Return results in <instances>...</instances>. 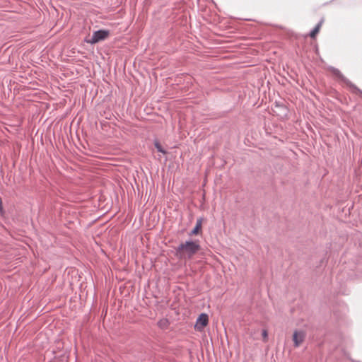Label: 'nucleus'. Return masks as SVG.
Listing matches in <instances>:
<instances>
[{"instance_id": "1", "label": "nucleus", "mask_w": 362, "mask_h": 362, "mask_svg": "<svg viewBox=\"0 0 362 362\" xmlns=\"http://www.w3.org/2000/svg\"><path fill=\"white\" fill-rule=\"evenodd\" d=\"M198 241H186L175 250V255L180 259H191L200 250Z\"/></svg>"}, {"instance_id": "2", "label": "nucleus", "mask_w": 362, "mask_h": 362, "mask_svg": "<svg viewBox=\"0 0 362 362\" xmlns=\"http://www.w3.org/2000/svg\"><path fill=\"white\" fill-rule=\"evenodd\" d=\"M109 31L105 30H100L93 33L90 39L87 40L88 43L95 44L100 41L105 40L109 36Z\"/></svg>"}, {"instance_id": "3", "label": "nucleus", "mask_w": 362, "mask_h": 362, "mask_svg": "<svg viewBox=\"0 0 362 362\" xmlns=\"http://www.w3.org/2000/svg\"><path fill=\"white\" fill-rule=\"evenodd\" d=\"M306 333L304 330H295L293 334V341L295 347L300 346L304 341Z\"/></svg>"}, {"instance_id": "4", "label": "nucleus", "mask_w": 362, "mask_h": 362, "mask_svg": "<svg viewBox=\"0 0 362 362\" xmlns=\"http://www.w3.org/2000/svg\"><path fill=\"white\" fill-rule=\"evenodd\" d=\"M209 323V317L206 314H201L196 321L194 328L197 331H202Z\"/></svg>"}, {"instance_id": "5", "label": "nucleus", "mask_w": 362, "mask_h": 362, "mask_svg": "<svg viewBox=\"0 0 362 362\" xmlns=\"http://www.w3.org/2000/svg\"><path fill=\"white\" fill-rule=\"evenodd\" d=\"M202 220L201 218L197 219L194 228L192 230L191 235H197L202 230Z\"/></svg>"}, {"instance_id": "6", "label": "nucleus", "mask_w": 362, "mask_h": 362, "mask_svg": "<svg viewBox=\"0 0 362 362\" xmlns=\"http://www.w3.org/2000/svg\"><path fill=\"white\" fill-rule=\"evenodd\" d=\"M157 325L160 328L165 329L168 327L170 322L168 319L163 318L158 322Z\"/></svg>"}, {"instance_id": "7", "label": "nucleus", "mask_w": 362, "mask_h": 362, "mask_svg": "<svg viewBox=\"0 0 362 362\" xmlns=\"http://www.w3.org/2000/svg\"><path fill=\"white\" fill-rule=\"evenodd\" d=\"M321 26H322V22H320L316 26L315 28L310 32V36L312 37V38H315L316 37V35H317V33L320 32V30L321 28Z\"/></svg>"}, {"instance_id": "8", "label": "nucleus", "mask_w": 362, "mask_h": 362, "mask_svg": "<svg viewBox=\"0 0 362 362\" xmlns=\"http://www.w3.org/2000/svg\"><path fill=\"white\" fill-rule=\"evenodd\" d=\"M154 144H155V147L157 148V150L159 152L165 153V151L163 150V148H162L161 145L160 144V143L158 141H155Z\"/></svg>"}, {"instance_id": "9", "label": "nucleus", "mask_w": 362, "mask_h": 362, "mask_svg": "<svg viewBox=\"0 0 362 362\" xmlns=\"http://www.w3.org/2000/svg\"><path fill=\"white\" fill-rule=\"evenodd\" d=\"M262 336L263 341L264 342H267L268 341V332H267V329L262 330Z\"/></svg>"}, {"instance_id": "10", "label": "nucleus", "mask_w": 362, "mask_h": 362, "mask_svg": "<svg viewBox=\"0 0 362 362\" xmlns=\"http://www.w3.org/2000/svg\"><path fill=\"white\" fill-rule=\"evenodd\" d=\"M2 211H3L2 201H1V199L0 198V213H2Z\"/></svg>"}]
</instances>
